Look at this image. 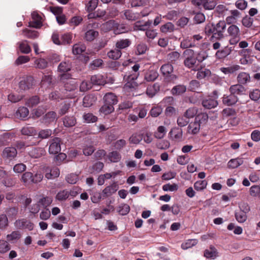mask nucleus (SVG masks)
I'll use <instances>...</instances> for the list:
<instances>
[{"label": "nucleus", "instance_id": "nucleus-59", "mask_svg": "<svg viewBox=\"0 0 260 260\" xmlns=\"http://www.w3.org/2000/svg\"><path fill=\"white\" fill-rule=\"evenodd\" d=\"M174 29V25L171 22H167L162 25L160 28V31L163 33L172 32Z\"/></svg>", "mask_w": 260, "mask_h": 260}, {"label": "nucleus", "instance_id": "nucleus-28", "mask_svg": "<svg viewBox=\"0 0 260 260\" xmlns=\"http://www.w3.org/2000/svg\"><path fill=\"white\" fill-rule=\"evenodd\" d=\"M159 84L157 83L153 84L152 85H150L147 88L146 93L151 98L154 96L157 92L159 90Z\"/></svg>", "mask_w": 260, "mask_h": 260}, {"label": "nucleus", "instance_id": "nucleus-55", "mask_svg": "<svg viewBox=\"0 0 260 260\" xmlns=\"http://www.w3.org/2000/svg\"><path fill=\"white\" fill-rule=\"evenodd\" d=\"M11 249V246L8 241L0 240V253H5Z\"/></svg>", "mask_w": 260, "mask_h": 260}, {"label": "nucleus", "instance_id": "nucleus-19", "mask_svg": "<svg viewBox=\"0 0 260 260\" xmlns=\"http://www.w3.org/2000/svg\"><path fill=\"white\" fill-rule=\"evenodd\" d=\"M57 119L56 113L54 111H49L43 117L42 123L45 124H49Z\"/></svg>", "mask_w": 260, "mask_h": 260}, {"label": "nucleus", "instance_id": "nucleus-35", "mask_svg": "<svg viewBox=\"0 0 260 260\" xmlns=\"http://www.w3.org/2000/svg\"><path fill=\"white\" fill-rule=\"evenodd\" d=\"M40 102V99L38 95H34L26 101L25 105L29 107H33L38 105Z\"/></svg>", "mask_w": 260, "mask_h": 260}, {"label": "nucleus", "instance_id": "nucleus-64", "mask_svg": "<svg viewBox=\"0 0 260 260\" xmlns=\"http://www.w3.org/2000/svg\"><path fill=\"white\" fill-rule=\"evenodd\" d=\"M207 185L206 180L197 181L194 183V188L197 191H201L206 187Z\"/></svg>", "mask_w": 260, "mask_h": 260}, {"label": "nucleus", "instance_id": "nucleus-38", "mask_svg": "<svg viewBox=\"0 0 260 260\" xmlns=\"http://www.w3.org/2000/svg\"><path fill=\"white\" fill-rule=\"evenodd\" d=\"M122 55L121 51L118 48L111 50L107 53L108 57L113 60H117L119 59Z\"/></svg>", "mask_w": 260, "mask_h": 260}, {"label": "nucleus", "instance_id": "nucleus-17", "mask_svg": "<svg viewBox=\"0 0 260 260\" xmlns=\"http://www.w3.org/2000/svg\"><path fill=\"white\" fill-rule=\"evenodd\" d=\"M238 98L237 95H234L231 93L230 95H224L222 98V103L224 105L228 106L235 105L238 101Z\"/></svg>", "mask_w": 260, "mask_h": 260}, {"label": "nucleus", "instance_id": "nucleus-48", "mask_svg": "<svg viewBox=\"0 0 260 260\" xmlns=\"http://www.w3.org/2000/svg\"><path fill=\"white\" fill-rule=\"evenodd\" d=\"M29 114V111L26 107H20L16 112V116L20 118H26Z\"/></svg>", "mask_w": 260, "mask_h": 260}, {"label": "nucleus", "instance_id": "nucleus-10", "mask_svg": "<svg viewBox=\"0 0 260 260\" xmlns=\"http://www.w3.org/2000/svg\"><path fill=\"white\" fill-rule=\"evenodd\" d=\"M32 20L29 22V26L36 28H40L43 24L42 17L37 12H33L31 13Z\"/></svg>", "mask_w": 260, "mask_h": 260}, {"label": "nucleus", "instance_id": "nucleus-58", "mask_svg": "<svg viewBox=\"0 0 260 260\" xmlns=\"http://www.w3.org/2000/svg\"><path fill=\"white\" fill-rule=\"evenodd\" d=\"M21 134L26 136H34L36 134V131L33 127L24 126L21 130Z\"/></svg>", "mask_w": 260, "mask_h": 260}, {"label": "nucleus", "instance_id": "nucleus-43", "mask_svg": "<svg viewBox=\"0 0 260 260\" xmlns=\"http://www.w3.org/2000/svg\"><path fill=\"white\" fill-rule=\"evenodd\" d=\"M169 134L174 139L178 140L182 137V130L179 127H175L171 129Z\"/></svg>", "mask_w": 260, "mask_h": 260}, {"label": "nucleus", "instance_id": "nucleus-11", "mask_svg": "<svg viewBox=\"0 0 260 260\" xmlns=\"http://www.w3.org/2000/svg\"><path fill=\"white\" fill-rule=\"evenodd\" d=\"M17 154L16 149L13 147L5 148L2 152V157L5 160H12Z\"/></svg>", "mask_w": 260, "mask_h": 260}, {"label": "nucleus", "instance_id": "nucleus-47", "mask_svg": "<svg viewBox=\"0 0 260 260\" xmlns=\"http://www.w3.org/2000/svg\"><path fill=\"white\" fill-rule=\"evenodd\" d=\"M22 33L25 37L31 39H36L39 36L38 31L36 30H30L27 28L24 29L22 30Z\"/></svg>", "mask_w": 260, "mask_h": 260}, {"label": "nucleus", "instance_id": "nucleus-3", "mask_svg": "<svg viewBox=\"0 0 260 260\" xmlns=\"http://www.w3.org/2000/svg\"><path fill=\"white\" fill-rule=\"evenodd\" d=\"M71 68L72 65L69 61H62L59 64L57 71L61 73L59 75L61 81L71 78V74L68 73L71 70Z\"/></svg>", "mask_w": 260, "mask_h": 260}, {"label": "nucleus", "instance_id": "nucleus-15", "mask_svg": "<svg viewBox=\"0 0 260 260\" xmlns=\"http://www.w3.org/2000/svg\"><path fill=\"white\" fill-rule=\"evenodd\" d=\"M237 80L239 84L246 85L251 81L250 74L244 72H240L237 76Z\"/></svg>", "mask_w": 260, "mask_h": 260}, {"label": "nucleus", "instance_id": "nucleus-63", "mask_svg": "<svg viewBox=\"0 0 260 260\" xmlns=\"http://www.w3.org/2000/svg\"><path fill=\"white\" fill-rule=\"evenodd\" d=\"M198 109L196 107L188 108L184 113V116L186 118H191L197 115Z\"/></svg>", "mask_w": 260, "mask_h": 260}, {"label": "nucleus", "instance_id": "nucleus-23", "mask_svg": "<svg viewBox=\"0 0 260 260\" xmlns=\"http://www.w3.org/2000/svg\"><path fill=\"white\" fill-rule=\"evenodd\" d=\"M201 126L195 120L190 122L187 127V133L192 135H196L200 132Z\"/></svg>", "mask_w": 260, "mask_h": 260}, {"label": "nucleus", "instance_id": "nucleus-62", "mask_svg": "<svg viewBox=\"0 0 260 260\" xmlns=\"http://www.w3.org/2000/svg\"><path fill=\"white\" fill-rule=\"evenodd\" d=\"M99 0H90L86 5V10L88 12L94 11L98 6Z\"/></svg>", "mask_w": 260, "mask_h": 260}, {"label": "nucleus", "instance_id": "nucleus-45", "mask_svg": "<svg viewBox=\"0 0 260 260\" xmlns=\"http://www.w3.org/2000/svg\"><path fill=\"white\" fill-rule=\"evenodd\" d=\"M227 31L230 37L240 36L239 28L235 24L231 25L228 27Z\"/></svg>", "mask_w": 260, "mask_h": 260}, {"label": "nucleus", "instance_id": "nucleus-36", "mask_svg": "<svg viewBox=\"0 0 260 260\" xmlns=\"http://www.w3.org/2000/svg\"><path fill=\"white\" fill-rule=\"evenodd\" d=\"M107 157L111 162H117L120 160L121 156L118 152L113 151L109 153Z\"/></svg>", "mask_w": 260, "mask_h": 260}, {"label": "nucleus", "instance_id": "nucleus-41", "mask_svg": "<svg viewBox=\"0 0 260 260\" xmlns=\"http://www.w3.org/2000/svg\"><path fill=\"white\" fill-rule=\"evenodd\" d=\"M186 86L183 85L175 86L171 90L172 94L174 95H180L186 91Z\"/></svg>", "mask_w": 260, "mask_h": 260}, {"label": "nucleus", "instance_id": "nucleus-27", "mask_svg": "<svg viewBox=\"0 0 260 260\" xmlns=\"http://www.w3.org/2000/svg\"><path fill=\"white\" fill-rule=\"evenodd\" d=\"M21 237V234L18 231H13L11 234L6 236L7 240L11 243H15Z\"/></svg>", "mask_w": 260, "mask_h": 260}, {"label": "nucleus", "instance_id": "nucleus-5", "mask_svg": "<svg viewBox=\"0 0 260 260\" xmlns=\"http://www.w3.org/2000/svg\"><path fill=\"white\" fill-rule=\"evenodd\" d=\"M107 28H113L114 33L115 35H119L128 31L129 28L124 24H118L115 23L114 20H110L105 24Z\"/></svg>", "mask_w": 260, "mask_h": 260}, {"label": "nucleus", "instance_id": "nucleus-24", "mask_svg": "<svg viewBox=\"0 0 260 260\" xmlns=\"http://www.w3.org/2000/svg\"><path fill=\"white\" fill-rule=\"evenodd\" d=\"M96 99L93 94L86 95L83 99V105L85 107H89L96 102Z\"/></svg>", "mask_w": 260, "mask_h": 260}, {"label": "nucleus", "instance_id": "nucleus-37", "mask_svg": "<svg viewBox=\"0 0 260 260\" xmlns=\"http://www.w3.org/2000/svg\"><path fill=\"white\" fill-rule=\"evenodd\" d=\"M160 70L164 76L168 77L173 72V68L172 64L166 63L161 67Z\"/></svg>", "mask_w": 260, "mask_h": 260}, {"label": "nucleus", "instance_id": "nucleus-9", "mask_svg": "<svg viewBox=\"0 0 260 260\" xmlns=\"http://www.w3.org/2000/svg\"><path fill=\"white\" fill-rule=\"evenodd\" d=\"M61 139L59 138L55 137L50 141L49 148V152L50 154H58L61 150L60 148Z\"/></svg>", "mask_w": 260, "mask_h": 260}, {"label": "nucleus", "instance_id": "nucleus-18", "mask_svg": "<svg viewBox=\"0 0 260 260\" xmlns=\"http://www.w3.org/2000/svg\"><path fill=\"white\" fill-rule=\"evenodd\" d=\"M60 171L58 168L55 167L46 170L45 177L47 179H53L59 176Z\"/></svg>", "mask_w": 260, "mask_h": 260}, {"label": "nucleus", "instance_id": "nucleus-60", "mask_svg": "<svg viewBox=\"0 0 260 260\" xmlns=\"http://www.w3.org/2000/svg\"><path fill=\"white\" fill-rule=\"evenodd\" d=\"M130 211V207L126 204H122L119 206L118 208V212L121 215L127 214Z\"/></svg>", "mask_w": 260, "mask_h": 260}, {"label": "nucleus", "instance_id": "nucleus-25", "mask_svg": "<svg viewBox=\"0 0 260 260\" xmlns=\"http://www.w3.org/2000/svg\"><path fill=\"white\" fill-rule=\"evenodd\" d=\"M45 153L43 148L40 147H34L28 152L30 156L32 158H39L41 157Z\"/></svg>", "mask_w": 260, "mask_h": 260}, {"label": "nucleus", "instance_id": "nucleus-34", "mask_svg": "<svg viewBox=\"0 0 260 260\" xmlns=\"http://www.w3.org/2000/svg\"><path fill=\"white\" fill-rule=\"evenodd\" d=\"M242 158H236L231 159L228 163V167L230 169H236L243 164Z\"/></svg>", "mask_w": 260, "mask_h": 260}, {"label": "nucleus", "instance_id": "nucleus-30", "mask_svg": "<svg viewBox=\"0 0 260 260\" xmlns=\"http://www.w3.org/2000/svg\"><path fill=\"white\" fill-rule=\"evenodd\" d=\"M90 82L92 85H101L105 84V80L102 75L98 74L92 76L90 78Z\"/></svg>", "mask_w": 260, "mask_h": 260}, {"label": "nucleus", "instance_id": "nucleus-51", "mask_svg": "<svg viewBox=\"0 0 260 260\" xmlns=\"http://www.w3.org/2000/svg\"><path fill=\"white\" fill-rule=\"evenodd\" d=\"M162 112V109L161 106L157 105L151 108L149 114L152 117H157L160 115Z\"/></svg>", "mask_w": 260, "mask_h": 260}, {"label": "nucleus", "instance_id": "nucleus-42", "mask_svg": "<svg viewBox=\"0 0 260 260\" xmlns=\"http://www.w3.org/2000/svg\"><path fill=\"white\" fill-rule=\"evenodd\" d=\"M86 50V46L82 44H76L73 46L72 52L75 55H79Z\"/></svg>", "mask_w": 260, "mask_h": 260}, {"label": "nucleus", "instance_id": "nucleus-50", "mask_svg": "<svg viewBox=\"0 0 260 260\" xmlns=\"http://www.w3.org/2000/svg\"><path fill=\"white\" fill-rule=\"evenodd\" d=\"M180 54L177 51H173L167 55V59L172 63H175L178 60Z\"/></svg>", "mask_w": 260, "mask_h": 260}, {"label": "nucleus", "instance_id": "nucleus-29", "mask_svg": "<svg viewBox=\"0 0 260 260\" xmlns=\"http://www.w3.org/2000/svg\"><path fill=\"white\" fill-rule=\"evenodd\" d=\"M232 50L231 47H225L223 49L218 50L215 53V56L219 59L224 58L231 54Z\"/></svg>", "mask_w": 260, "mask_h": 260}, {"label": "nucleus", "instance_id": "nucleus-49", "mask_svg": "<svg viewBox=\"0 0 260 260\" xmlns=\"http://www.w3.org/2000/svg\"><path fill=\"white\" fill-rule=\"evenodd\" d=\"M143 140V135L138 133L133 134L129 138L131 144H138Z\"/></svg>", "mask_w": 260, "mask_h": 260}, {"label": "nucleus", "instance_id": "nucleus-61", "mask_svg": "<svg viewBox=\"0 0 260 260\" xmlns=\"http://www.w3.org/2000/svg\"><path fill=\"white\" fill-rule=\"evenodd\" d=\"M78 84L74 80H71L64 84L65 90L69 91H73L77 89Z\"/></svg>", "mask_w": 260, "mask_h": 260}, {"label": "nucleus", "instance_id": "nucleus-13", "mask_svg": "<svg viewBox=\"0 0 260 260\" xmlns=\"http://www.w3.org/2000/svg\"><path fill=\"white\" fill-rule=\"evenodd\" d=\"M214 26L218 33L215 34L214 37L216 40H219L223 38V32L225 28L226 24L224 21H219L216 25L214 24Z\"/></svg>", "mask_w": 260, "mask_h": 260}, {"label": "nucleus", "instance_id": "nucleus-56", "mask_svg": "<svg viewBox=\"0 0 260 260\" xmlns=\"http://www.w3.org/2000/svg\"><path fill=\"white\" fill-rule=\"evenodd\" d=\"M21 180L26 185L32 183V173L29 172L24 173L21 177Z\"/></svg>", "mask_w": 260, "mask_h": 260}, {"label": "nucleus", "instance_id": "nucleus-44", "mask_svg": "<svg viewBox=\"0 0 260 260\" xmlns=\"http://www.w3.org/2000/svg\"><path fill=\"white\" fill-rule=\"evenodd\" d=\"M200 83L199 81L196 80H191L188 87V89L191 91L200 92L199 89L200 88Z\"/></svg>", "mask_w": 260, "mask_h": 260}, {"label": "nucleus", "instance_id": "nucleus-54", "mask_svg": "<svg viewBox=\"0 0 260 260\" xmlns=\"http://www.w3.org/2000/svg\"><path fill=\"white\" fill-rule=\"evenodd\" d=\"M114 111V108L112 105H107L106 103L101 107L100 111L105 115L109 114Z\"/></svg>", "mask_w": 260, "mask_h": 260}, {"label": "nucleus", "instance_id": "nucleus-26", "mask_svg": "<svg viewBox=\"0 0 260 260\" xmlns=\"http://www.w3.org/2000/svg\"><path fill=\"white\" fill-rule=\"evenodd\" d=\"M204 255L207 258L214 259L218 256V252L214 246H211L205 250Z\"/></svg>", "mask_w": 260, "mask_h": 260}, {"label": "nucleus", "instance_id": "nucleus-39", "mask_svg": "<svg viewBox=\"0 0 260 260\" xmlns=\"http://www.w3.org/2000/svg\"><path fill=\"white\" fill-rule=\"evenodd\" d=\"M167 133L166 128L164 126H159L156 132L154 133L155 138L158 139H161L164 138Z\"/></svg>", "mask_w": 260, "mask_h": 260}, {"label": "nucleus", "instance_id": "nucleus-16", "mask_svg": "<svg viewBox=\"0 0 260 260\" xmlns=\"http://www.w3.org/2000/svg\"><path fill=\"white\" fill-rule=\"evenodd\" d=\"M230 93L234 95H242L246 91V88L240 84H237L230 86L229 89Z\"/></svg>", "mask_w": 260, "mask_h": 260}, {"label": "nucleus", "instance_id": "nucleus-4", "mask_svg": "<svg viewBox=\"0 0 260 260\" xmlns=\"http://www.w3.org/2000/svg\"><path fill=\"white\" fill-rule=\"evenodd\" d=\"M218 92L214 90L212 92V96H208L203 99L202 102V106L206 109H211L217 107L218 103L217 101L218 98Z\"/></svg>", "mask_w": 260, "mask_h": 260}, {"label": "nucleus", "instance_id": "nucleus-22", "mask_svg": "<svg viewBox=\"0 0 260 260\" xmlns=\"http://www.w3.org/2000/svg\"><path fill=\"white\" fill-rule=\"evenodd\" d=\"M131 44L132 41L129 39H120L116 42L115 47L121 51L128 48Z\"/></svg>", "mask_w": 260, "mask_h": 260}, {"label": "nucleus", "instance_id": "nucleus-52", "mask_svg": "<svg viewBox=\"0 0 260 260\" xmlns=\"http://www.w3.org/2000/svg\"><path fill=\"white\" fill-rule=\"evenodd\" d=\"M68 190L63 189L60 190L56 195V199L59 201H66L69 198Z\"/></svg>", "mask_w": 260, "mask_h": 260}, {"label": "nucleus", "instance_id": "nucleus-12", "mask_svg": "<svg viewBox=\"0 0 260 260\" xmlns=\"http://www.w3.org/2000/svg\"><path fill=\"white\" fill-rule=\"evenodd\" d=\"M119 186L117 182H114L111 185L106 187L102 191L104 198L110 197L115 193L118 189Z\"/></svg>", "mask_w": 260, "mask_h": 260}, {"label": "nucleus", "instance_id": "nucleus-21", "mask_svg": "<svg viewBox=\"0 0 260 260\" xmlns=\"http://www.w3.org/2000/svg\"><path fill=\"white\" fill-rule=\"evenodd\" d=\"M208 118V115L206 113H201L196 116L194 120L201 127H203L207 124Z\"/></svg>", "mask_w": 260, "mask_h": 260}, {"label": "nucleus", "instance_id": "nucleus-57", "mask_svg": "<svg viewBox=\"0 0 260 260\" xmlns=\"http://www.w3.org/2000/svg\"><path fill=\"white\" fill-rule=\"evenodd\" d=\"M83 118L86 123H93L98 120V117L91 113H84Z\"/></svg>", "mask_w": 260, "mask_h": 260}, {"label": "nucleus", "instance_id": "nucleus-6", "mask_svg": "<svg viewBox=\"0 0 260 260\" xmlns=\"http://www.w3.org/2000/svg\"><path fill=\"white\" fill-rule=\"evenodd\" d=\"M15 226L19 230L27 229L29 231H32L34 228V224L29 220L25 218L17 219L14 222Z\"/></svg>", "mask_w": 260, "mask_h": 260}, {"label": "nucleus", "instance_id": "nucleus-14", "mask_svg": "<svg viewBox=\"0 0 260 260\" xmlns=\"http://www.w3.org/2000/svg\"><path fill=\"white\" fill-rule=\"evenodd\" d=\"M157 71L153 69H149L144 73V80L146 82H153L158 77Z\"/></svg>", "mask_w": 260, "mask_h": 260}, {"label": "nucleus", "instance_id": "nucleus-33", "mask_svg": "<svg viewBox=\"0 0 260 260\" xmlns=\"http://www.w3.org/2000/svg\"><path fill=\"white\" fill-rule=\"evenodd\" d=\"M241 67L238 64H234L228 67L220 68V71L224 74H233L241 69Z\"/></svg>", "mask_w": 260, "mask_h": 260}, {"label": "nucleus", "instance_id": "nucleus-32", "mask_svg": "<svg viewBox=\"0 0 260 260\" xmlns=\"http://www.w3.org/2000/svg\"><path fill=\"white\" fill-rule=\"evenodd\" d=\"M20 51L23 54H28L31 51L30 46L26 40L22 41L18 43Z\"/></svg>", "mask_w": 260, "mask_h": 260}, {"label": "nucleus", "instance_id": "nucleus-1", "mask_svg": "<svg viewBox=\"0 0 260 260\" xmlns=\"http://www.w3.org/2000/svg\"><path fill=\"white\" fill-rule=\"evenodd\" d=\"M186 57L184 60V65L192 71H196L202 68L201 63L207 57L205 52L200 51L197 54L192 49H186L183 52Z\"/></svg>", "mask_w": 260, "mask_h": 260}, {"label": "nucleus", "instance_id": "nucleus-20", "mask_svg": "<svg viewBox=\"0 0 260 260\" xmlns=\"http://www.w3.org/2000/svg\"><path fill=\"white\" fill-rule=\"evenodd\" d=\"M103 100L107 105H112V106L116 105L118 102L117 96L112 92H108L105 94L103 98Z\"/></svg>", "mask_w": 260, "mask_h": 260}, {"label": "nucleus", "instance_id": "nucleus-31", "mask_svg": "<svg viewBox=\"0 0 260 260\" xmlns=\"http://www.w3.org/2000/svg\"><path fill=\"white\" fill-rule=\"evenodd\" d=\"M63 124L65 127H73L76 124V119L74 116H66L63 118Z\"/></svg>", "mask_w": 260, "mask_h": 260}, {"label": "nucleus", "instance_id": "nucleus-40", "mask_svg": "<svg viewBox=\"0 0 260 260\" xmlns=\"http://www.w3.org/2000/svg\"><path fill=\"white\" fill-rule=\"evenodd\" d=\"M99 35V32L93 29H90L87 31L85 34L84 39L89 42L94 40Z\"/></svg>", "mask_w": 260, "mask_h": 260}, {"label": "nucleus", "instance_id": "nucleus-8", "mask_svg": "<svg viewBox=\"0 0 260 260\" xmlns=\"http://www.w3.org/2000/svg\"><path fill=\"white\" fill-rule=\"evenodd\" d=\"M251 52L252 50L250 49H242L239 52V54L242 56L240 59L241 64H250L252 63L253 59L250 57Z\"/></svg>", "mask_w": 260, "mask_h": 260}, {"label": "nucleus", "instance_id": "nucleus-53", "mask_svg": "<svg viewBox=\"0 0 260 260\" xmlns=\"http://www.w3.org/2000/svg\"><path fill=\"white\" fill-rule=\"evenodd\" d=\"M48 62L44 58H40L35 61V65L36 68L40 69H44L47 67Z\"/></svg>", "mask_w": 260, "mask_h": 260}, {"label": "nucleus", "instance_id": "nucleus-46", "mask_svg": "<svg viewBox=\"0 0 260 260\" xmlns=\"http://www.w3.org/2000/svg\"><path fill=\"white\" fill-rule=\"evenodd\" d=\"M235 217L237 221L239 223L244 222L247 218V214L244 212L236 211L235 213Z\"/></svg>", "mask_w": 260, "mask_h": 260}, {"label": "nucleus", "instance_id": "nucleus-7", "mask_svg": "<svg viewBox=\"0 0 260 260\" xmlns=\"http://www.w3.org/2000/svg\"><path fill=\"white\" fill-rule=\"evenodd\" d=\"M34 80L31 76H27L22 78L19 83V88L22 90H27L32 88Z\"/></svg>", "mask_w": 260, "mask_h": 260}, {"label": "nucleus", "instance_id": "nucleus-2", "mask_svg": "<svg viewBox=\"0 0 260 260\" xmlns=\"http://www.w3.org/2000/svg\"><path fill=\"white\" fill-rule=\"evenodd\" d=\"M132 69L134 73H131L129 72L126 73L123 77L124 80L126 82L125 86L129 88H133L136 86L137 83L135 80L139 76V70L140 69V65L136 63L132 67Z\"/></svg>", "mask_w": 260, "mask_h": 260}]
</instances>
